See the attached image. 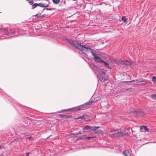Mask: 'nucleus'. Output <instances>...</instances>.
<instances>
[{
	"instance_id": "obj_33",
	"label": "nucleus",
	"mask_w": 156,
	"mask_h": 156,
	"mask_svg": "<svg viewBox=\"0 0 156 156\" xmlns=\"http://www.w3.org/2000/svg\"><path fill=\"white\" fill-rule=\"evenodd\" d=\"M131 88H127V89H126V90H128L129 89H131Z\"/></svg>"
},
{
	"instance_id": "obj_7",
	"label": "nucleus",
	"mask_w": 156,
	"mask_h": 156,
	"mask_svg": "<svg viewBox=\"0 0 156 156\" xmlns=\"http://www.w3.org/2000/svg\"><path fill=\"white\" fill-rule=\"evenodd\" d=\"M93 58L95 62H97L101 63L103 60L100 57L97 55H94Z\"/></svg>"
},
{
	"instance_id": "obj_27",
	"label": "nucleus",
	"mask_w": 156,
	"mask_h": 156,
	"mask_svg": "<svg viewBox=\"0 0 156 156\" xmlns=\"http://www.w3.org/2000/svg\"><path fill=\"white\" fill-rule=\"evenodd\" d=\"M33 1H31L29 2V3L30 5H32L33 3Z\"/></svg>"
},
{
	"instance_id": "obj_8",
	"label": "nucleus",
	"mask_w": 156,
	"mask_h": 156,
	"mask_svg": "<svg viewBox=\"0 0 156 156\" xmlns=\"http://www.w3.org/2000/svg\"><path fill=\"white\" fill-rule=\"evenodd\" d=\"M83 131L84 132H87V130L89 131L91 130V126H86L83 128Z\"/></svg>"
},
{
	"instance_id": "obj_17",
	"label": "nucleus",
	"mask_w": 156,
	"mask_h": 156,
	"mask_svg": "<svg viewBox=\"0 0 156 156\" xmlns=\"http://www.w3.org/2000/svg\"><path fill=\"white\" fill-rule=\"evenodd\" d=\"M59 115L61 116L62 118H69V116L67 115H65L63 114H59Z\"/></svg>"
},
{
	"instance_id": "obj_3",
	"label": "nucleus",
	"mask_w": 156,
	"mask_h": 156,
	"mask_svg": "<svg viewBox=\"0 0 156 156\" xmlns=\"http://www.w3.org/2000/svg\"><path fill=\"white\" fill-rule=\"evenodd\" d=\"M0 32H1L2 34L5 35H7L9 34L12 35L15 33V30L14 29H10L9 31L5 29L2 26H1V27H0Z\"/></svg>"
},
{
	"instance_id": "obj_20",
	"label": "nucleus",
	"mask_w": 156,
	"mask_h": 156,
	"mask_svg": "<svg viewBox=\"0 0 156 156\" xmlns=\"http://www.w3.org/2000/svg\"><path fill=\"white\" fill-rule=\"evenodd\" d=\"M151 97L154 99H156V94H151Z\"/></svg>"
},
{
	"instance_id": "obj_19",
	"label": "nucleus",
	"mask_w": 156,
	"mask_h": 156,
	"mask_svg": "<svg viewBox=\"0 0 156 156\" xmlns=\"http://www.w3.org/2000/svg\"><path fill=\"white\" fill-rule=\"evenodd\" d=\"M121 20L124 22H127V19H126V17L124 16H123L122 17Z\"/></svg>"
},
{
	"instance_id": "obj_10",
	"label": "nucleus",
	"mask_w": 156,
	"mask_h": 156,
	"mask_svg": "<svg viewBox=\"0 0 156 156\" xmlns=\"http://www.w3.org/2000/svg\"><path fill=\"white\" fill-rule=\"evenodd\" d=\"M123 154L125 156H131V154L128 150H125L122 151Z\"/></svg>"
},
{
	"instance_id": "obj_14",
	"label": "nucleus",
	"mask_w": 156,
	"mask_h": 156,
	"mask_svg": "<svg viewBox=\"0 0 156 156\" xmlns=\"http://www.w3.org/2000/svg\"><path fill=\"white\" fill-rule=\"evenodd\" d=\"M100 127L99 126H91V130H93L95 131L98 129H99Z\"/></svg>"
},
{
	"instance_id": "obj_6",
	"label": "nucleus",
	"mask_w": 156,
	"mask_h": 156,
	"mask_svg": "<svg viewBox=\"0 0 156 156\" xmlns=\"http://www.w3.org/2000/svg\"><path fill=\"white\" fill-rule=\"evenodd\" d=\"M119 63L121 65H125L127 66H130L132 64V62L131 61H128L127 60L126 61H120Z\"/></svg>"
},
{
	"instance_id": "obj_31",
	"label": "nucleus",
	"mask_w": 156,
	"mask_h": 156,
	"mask_svg": "<svg viewBox=\"0 0 156 156\" xmlns=\"http://www.w3.org/2000/svg\"><path fill=\"white\" fill-rule=\"evenodd\" d=\"M42 16H41V14H40V15H38V16H37V17H40Z\"/></svg>"
},
{
	"instance_id": "obj_32",
	"label": "nucleus",
	"mask_w": 156,
	"mask_h": 156,
	"mask_svg": "<svg viewBox=\"0 0 156 156\" xmlns=\"http://www.w3.org/2000/svg\"><path fill=\"white\" fill-rule=\"evenodd\" d=\"M38 16V15L37 14H36L35 15V16H36V17H37V16Z\"/></svg>"
},
{
	"instance_id": "obj_4",
	"label": "nucleus",
	"mask_w": 156,
	"mask_h": 156,
	"mask_svg": "<svg viewBox=\"0 0 156 156\" xmlns=\"http://www.w3.org/2000/svg\"><path fill=\"white\" fill-rule=\"evenodd\" d=\"M133 113L134 116L136 117L140 116H143L144 115V113L143 110L140 109H136L131 112Z\"/></svg>"
},
{
	"instance_id": "obj_11",
	"label": "nucleus",
	"mask_w": 156,
	"mask_h": 156,
	"mask_svg": "<svg viewBox=\"0 0 156 156\" xmlns=\"http://www.w3.org/2000/svg\"><path fill=\"white\" fill-rule=\"evenodd\" d=\"M140 129L141 130H145L147 131H149V129L147 128V127L144 126H140Z\"/></svg>"
},
{
	"instance_id": "obj_23",
	"label": "nucleus",
	"mask_w": 156,
	"mask_h": 156,
	"mask_svg": "<svg viewBox=\"0 0 156 156\" xmlns=\"http://www.w3.org/2000/svg\"><path fill=\"white\" fill-rule=\"evenodd\" d=\"M53 2L55 4H58L60 2V0H52Z\"/></svg>"
},
{
	"instance_id": "obj_18",
	"label": "nucleus",
	"mask_w": 156,
	"mask_h": 156,
	"mask_svg": "<svg viewBox=\"0 0 156 156\" xmlns=\"http://www.w3.org/2000/svg\"><path fill=\"white\" fill-rule=\"evenodd\" d=\"M152 80L154 83H156V77L154 76L152 77Z\"/></svg>"
},
{
	"instance_id": "obj_9",
	"label": "nucleus",
	"mask_w": 156,
	"mask_h": 156,
	"mask_svg": "<svg viewBox=\"0 0 156 156\" xmlns=\"http://www.w3.org/2000/svg\"><path fill=\"white\" fill-rule=\"evenodd\" d=\"M99 79L101 82H106L108 81V79L107 78H105L104 76H100L99 78Z\"/></svg>"
},
{
	"instance_id": "obj_24",
	"label": "nucleus",
	"mask_w": 156,
	"mask_h": 156,
	"mask_svg": "<svg viewBox=\"0 0 156 156\" xmlns=\"http://www.w3.org/2000/svg\"><path fill=\"white\" fill-rule=\"evenodd\" d=\"M95 136H91V137H86L85 138L86 139L90 140L91 138H93Z\"/></svg>"
},
{
	"instance_id": "obj_5",
	"label": "nucleus",
	"mask_w": 156,
	"mask_h": 156,
	"mask_svg": "<svg viewBox=\"0 0 156 156\" xmlns=\"http://www.w3.org/2000/svg\"><path fill=\"white\" fill-rule=\"evenodd\" d=\"M124 135L123 132H122L115 131V132L112 134L113 137H117L122 136Z\"/></svg>"
},
{
	"instance_id": "obj_28",
	"label": "nucleus",
	"mask_w": 156,
	"mask_h": 156,
	"mask_svg": "<svg viewBox=\"0 0 156 156\" xmlns=\"http://www.w3.org/2000/svg\"><path fill=\"white\" fill-rule=\"evenodd\" d=\"M30 153V152H27L25 153L26 154V156H29V155Z\"/></svg>"
},
{
	"instance_id": "obj_21",
	"label": "nucleus",
	"mask_w": 156,
	"mask_h": 156,
	"mask_svg": "<svg viewBox=\"0 0 156 156\" xmlns=\"http://www.w3.org/2000/svg\"><path fill=\"white\" fill-rule=\"evenodd\" d=\"M38 3H34L32 5V9H34L37 6H39V5H38Z\"/></svg>"
},
{
	"instance_id": "obj_1",
	"label": "nucleus",
	"mask_w": 156,
	"mask_h": 156,
	"mask_svg": "<svg viewBox=\"0 0 156 156\" xmlns=\"http://www.w3.org/2000/svg\"><path fill=\"white\" fill-rule=\"evenodd\" d=\"M67 40L70 45L75 47L76 48L80 49L84 54L90 52L92 54V56H93L94 57V55H96V51L90 48L87 45H82L78 42V41H73L71 39H67Z\"/></svg>"
},
{
	"instance_id": "obj_2",
	"label": "nucleus",
	"mask_w": 156,
	"mask_h": 156,
	"mask_svg": "<svg viewBox=\"0 0 156 156\" xmlns=\"http://www.w3.org/2000/svg\"><path fill=\"white\" fill-rule=\"evenodd\" d=\"M95 101L94 100L93 101V99H92L87 102L85 103L78 106L68 109H62L60 111H58L57 112L58 113L60 112L62 113L68 111L76 112L77 111L85 110L89 108L91 105Z\"/></svg>"
},
{
	"instance_id": "obj_30",
	"label": "nucleus",
	"mask_w": 156,
	"mask_h": 156,
	"mask_svg": "<svg viewBox=\"0 0 156 156\" xmlns=\"http://www.w3.org/2000/svg\"><path fill=\"white\" fill-rule=\"evenodd\" d=\"M27 139L29 140H30L31 138V136H29V137H27Z\"/></svg>"
},
{
	"instance_id": "obj_15",
	"label": "nucleus",
	"mask_w": 156,
	"mask_h": 156,
	"mask_svg": "<svg viewBox=\"0 0 156 156\" xmlns=\"http://www.w3.org/2000/svg\"><path fill=\"white\" fill-rule=\"evenodd\" d=\"M101 63H104V65L108 69H110V68L109 67V64L107 62H105V61H104V60H103Z\"/></svg>"
},
{
	"instance_id": "obj_25",
	"label": "nucleus",
	"mask_w": 156,
	"mask_h": 156,
	"mask_svg": "<svg viewBox=\"0 0 156 156\" xmlns=\"http://www.w3.org/2000/svg\"><path fill=\"white\" fill-rule=\"evenodd\" d=\"M85 138H86V137H85L84 136H82L80 137V140H83L86 139Z\"/></svg>"
},
{
	"instance_id": "obj_29",
	"label": "nucleus",
	"mask_w": 156,
	"mask_h": 156,
	"mask_svg": "<svg viewBox=\"0 0 156 156\" xmlns=\"http://www.w3.org/2000/svg\"><path fill=\"white\" fill-rule=\"evenodd\" d=\"M135 80H133L132 81H127V82H130V83H131V82H135Z\"/></svg>"
},
{
	"instance_id": "obj_26",
	"label": "nucleus",
	"mask_w": 156,
	"mask_h": 156,
	"mask_svg": "<svg viewBox=\"0 0 156 156\" xmlns=\"http://www.w3.org/2000/svg\"><path fill=\"white\" fill-rule=\"evenodd\" d=\"M105 72H104V71H102L101 72V76H104V75H105Z\"/></svg>"
},
{
	"instance_id": "obj_16",
	"label": "nucleus",
	"mask_w": 156,
	"mask_h": 156,
	"mask_svg": "<svg viewBox=\"0 0 156 156\" xmlns=\"http://www.w3.org/2000/svg\"><path fill=\"white\" fill-rule=\"evenodd\" d=\"M86 115L85 114L81 116H80V117H79L77 118V119H80L81 120L82 119H86Z\"/></svg>"
},
{
	"instance_id": "obj_22",
	"label": "nucleus",
	"mask_w": 156,
	"mask_h": 156,
	"mask_svg": "<svg viewBox=\"0 0 156 156\" xmlns=\"http://www.w3.org/2000/svg\"><path fill=\"white\" fill-rule=\"evenodd\" d=\"M102 132V130H98L96 131L95 132V133L99 134L101 133Z\"/></svg>"
},
{
	"instance_id": "obj_12",
	"label": "nucleus",
	"mask_w": 156,
	"mask_h": 156,
	"mask_svg": "<svg viewBox=\"0 0 156 156\" xmlns=\"http://www.w3.org/2000/svg\"><path fill=\"white\" fill-rule=\"evenodd\" d=\"M121 146L117 145H115L113 147V149L119 151L121 150Z\"/></svg>"
},
{
	"instance_id": "obj_13",
	"label": "nucleus",
	"mask_w": 156,
	"mask_h": 156,
	"mask_svg": "<svg viewBox=\"0 0 156 156\" xmlns=\"http://www.w3.org/2000/svg\"><path fill=\"white\" fill-rule=\"evenodd\" d=\"M39 6L41 7H46L48 6V5L43 3H41L38 4Z\"/></svg>"
}]
</instances>
